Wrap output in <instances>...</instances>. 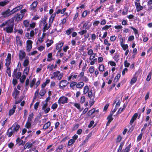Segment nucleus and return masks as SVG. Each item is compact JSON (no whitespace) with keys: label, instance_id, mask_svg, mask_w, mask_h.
I'll list each match as a JSON object with an SVG mask.
<instances>
[{"label":"nucleus","instance_id":"1","mask_svg":"<svg viewBox=\"0 0 152 152\" xmlns=\"http://www.w3.org/2000/svg\"><path fill=\"white\" fill-rule=\"evenodd\" d=\"M13 19H11L7 26L3 28V30L7 33L11 34L13 32L14 27V22Z\"/></svg>","mask_w":152,"mask_h":152},{"label":"nucleus","instance_id":"2","mask_svg":"<svg viewBox=\"0 0 152 152\" xmlns=\"http://www.w3.org/2000/svg\"><path fill=\"white\" fill-rule=\"evenodd\" d=\"M95 92L93 93L92 90V89L89 90V91L88 94V96L90 98L89 102H90V106H92L94 104L95 101H94V99L95 97Z\"/></svg>","mask_w":152,"mask_h":152},{"label":"nucleus","instance_id":"3","mask_svg":"<svg viewBox=\"0 0 152 152\" xmlns=\"http://www.w3.org/2000/svg\"><path fill=\"white\" fill-rule=\"evenodd\" d=\"M68 98L64 96L60 97L58 100V102L60 105L67 103L68 102Z\"/></svg>","mask_w":152,"mask_h":152},{"label":"nucleus","instance_id":"4","mask_svg":"<svg viewBox=\"0 0 152 152\" xmlns=\"http://www.w3.org/2000/svg\"><path fill=\"white\" fill-rule=\"evenodd\" d=\"M23 16V14H20L18 13L15 15L11 19H13L14 22V20L15 21H18L21 20Z\"/></svg>","mask_w":152,"mask_h":152},{"label":"nucleus","instance_id":"5","mask_svg":"<svg viewBox=\"0 0 152 152\" xmlns=\"http://www.w3.org/2000/svg\"><path fill=\"white\" fill-rule=\"evenodd\" d=\"M47 19V17L46 15L44 16L43 18H41L38 23L39 26L40 27H41L47 23L46 20Z\"/></svg>","mask_w":152,"mask_h":152},{"label":"nucleus","instance_id":"6","mask_svg":"<svg viewBox=\"0 0 152 152\" xmlns=\"http://www.w3.org/2000/svg\"><path fill=\"white\" fill-rule=\"evenodd\" d=\"M20 128V126L18 124H16V123H15L10 128V129L12 130L14 132H17L18 131Z\"/></svg>","mask_w":152,"mask_h":152},{"label":"nucleus","instance_id":"7","mask_svg":"<svg viewBox=\"0 0 152 152\" xmlns=\"http://www.w3.org/2000/svg\"><path fill=\"white\" fill-rule=\"evenodd\" d=\"M33 42L31 40H28L26 41V50L28 52L30 51L32 48V44Z\"/></svg>","mask_w":152,"mask_h":152},{"label":"nucleus","instance_id":"8","mask_svg":"<svg viewBox=\"0 0 152 152\" xmlns=\"http://www.w3.org/2000/svg\"><path fill=\"white\" fill-rule=\"evenodd\" d=\"M1 15L3 16V17L4 18H6L8 17L12 14L10 9H8L2 12Z\"/></svg>","mask_w":152,"mask_h":152},{"label":"nucleus","instance_id":"9","mask_svg":"<svg viewBox=\"0 0 152 152\" xmlns=\"http://www.w3.org/2000/svg\"><path fill=\"white\" fill-rule=\"evenodd\" d=\"M26 53L23 50H20L19 53V57L20 61H22L25 57Z\"/></svg>","mask_w":152,"mask_h":152},{"label":"nucleus","instance_id":"10","mask_svg":"<svg viewBox=\"0 0 152 152\" xmlns=\"http://www.w3.org/2000/svg\"><path fill=\"white\" fill-rule=\"evenodd\" d=\"M38 2L37 1H34L32 4L30 5L29 9L31 10L35 11V9L38 4Z\"/></svg>","mask_w":152,"mask_h":152},{"label":"nucleus","instance_id":"11","mask_svg":"<svg viewBox=\"0 0 152 152\" xmlns=\"http://www.w3.org/2000/svg\"><path fill=\"white\" fill-rule=\"evenodd\" d=\"M68 83L66 80H62L59 82V86L60 88H63L66 86Z\"/></svg>","mask_w":152,"mask_h":152},{"label":"nucleus","instance_id":"12","mask_svg":"<svg viewBox=\"0 0 152 152\" xmlns=\"http://www.w3.org/2000/svg\"><path fill=\"white\" fill-rule=\"evenodd\" d=\"M19 93L20 91L18 90L16 88H15L12 93V96L14 97L15 99H16L17 98V96L19 94Z\"/></svg>","mask_w":152,"mask_h":152},{"label":"nucleus","instance_id":"13","mask_svg":"<svg viewBox=\"0 0 152 152\" xmlns=\"http://www.w3.org/2000/svg\"><path fill=\"white\" fill-rule=\"evenodd\" d=\"M64 44L63 41H59L58 43L56 44V49H59V48H61Z\"/></svg>","mask_w":152,"mask_h":152},{"label":"nucleus","instance_id":"14","mask_svg":"<svg viewBox=\"0 0 152 152\" xmlns=\"http://www.w3.org/2000/svg\"><path fill=\"white\" fill-rule=\"evenodd\" d=\"M16 142L17 143V144H18V145L19 146H20V145H23L25 144V142H23L22 140L20 139L19 137H18L16 140Z\"/></svg>","mask_w":152,"mask_h":152},{"label":"nucleus","instance_id":"15","mask_svg":"<svg viewBox=\"0 0 152 152\" xmlns=\"http://www.w3.org/2000/svg\"><path fill=\"white\" fill-rule=\"evenodd\" d=\"M113 115L111 114H109L107 116V119L108 120V121L106 124V126H108L111 121L113 120V118L112 117Z\"/></svg>","mask_w":152,"mask_h":152},{"label":"nucleus","instance_id":"16","mask_svg":"<svg viewBox=\"0 0 152 152\" xmlns=\"http://www.w3.org/2000/svg\"><path fill=\"white\" fill-rule=\"evenodd\" d=\"M22 7V6H20L13 8L12 10H11L12 14H13L16 12L20 10Z\"/></svg>","mask_w":152,"mask_h":152},{"label":"nucleus","instance_id":"17","mask_svg":"<svg viewBox=\"0 0 152 152\" xmlns=\"http://www.w3.org/2000/svg\"><path fill=\"white\" fill-rule=\"evenodd\" d=\"M84 83L83 81H80L77 83L76 88H77L81 89L83 87Z\"/></svg>","mask_w":152,"mask_h":152},{"label":"nucleus","instance_id":"18","mask_svg":"<svg viewBox=\"0 0 152 152\" xmlns=\"http://www.w3.org/2000/svg\"><path fill=\"white\" fill-rule=\"evenodd\" d=\"M51 123L50 121H48L43 126L42 129L45 130L48 129L50 126Z\"/></svg>","mask_w":152,"mask_h":152},{"label":"nucleus","instance_id":"19","mask_svg":"<svg viewBox=\"0 0 152 152\" xmlns=\"http://www.w3.org/2000/svg\"><path fill=\"white\" fill-rule=\"evenodd\" d=\"M89 23V20H87V22L83 24L82 28H85L86 29H88L91 26H88V23Z\"/></svg>","mask_w":152,"mask_h":152},{"label":"nucleus","instance_id":"20","mask_svg":"<svg viewBox=\"0 0 152 152\" xmlns=\"http://www.w3.org/2000/svg\"><path fill=\"white\" fill-rule=\"evenodd\" d=\"M89 91V88L87 85L85 86L83 88V93L84 94H86Z\"/></svg>","mask_w":152,"mask_h":152},{"label":"nucleus","instance_id":"21","mask_svg":"<svg viewBox=\"0 0 152 152\" xmlns=\"http://www.w3.org/2000/svg\"><path fill=\"white\" fill-rule=\"evenodd\" d=\"M117 101V99H115L114 100V101H113V104H115V103H116V105H115V107L116 108H117L120 105V104H121V101L120 100H119L116 103Z\"/></svg>","mask_w":152,"mask_h":152},{"label":"nucleus","instance_id":"22","mask_svg":"<svg viewBox=\"0 0 152 152\" xmlns=\"http://www.w3.org/2000/svg\"><path fill=\"white\" fill-rule=\"evenodd\" d=\"M34 115L33 113H31L29 115L27 121L32 122V119L34 117Z\"/></svg>","mask_w":152,"mask_h":152},{"label":"nucleus","instance_id":"23","mask_svg":"<svg viewBox=\"0 0 152 152\" xmlns=\"http://www.w3.org/2000/svg\"><path fill=\"white\" fill-rule=\"evenodd\" d=\"M10 128L8 129L7 132L6 134L8 137H10L13 134L14 132H15L12 130H11V131H10Z\"/></svg>","mask_w":152,"mask_h":152},{"label":"nucleus","instance_id":"24","mask_svg":"<svg viewBox=\"0 0 152 152\" xmlns=\"http://www.w3.org/2000/svg\"><path fill=\"white\" fill-rule=\"evenodd\" d=\"M121 39L122 41H121V40H120V42H121V45L122 47V48L123 50H125L128 48V45L127 44L125 45L122 44V42H123V39L122 38Z\"/></svg>","mask_w":152,"mask_h":152},{"label":"nucleus","instance_id":"25","mask_svg":"<svg viewBox=\"0 0 152 152\" xmlns=\"http://www.w3.org/2000/svg\"><path fill=\"white\" fill-rule=\"evenodd\" d=\"M121 74L120 73H118L116 76L115 77L114 80V83H116L117 82L118 80L121 77Z\"/></svg>","mask_w":152,"mask_h":152},{"label":"nucleus","instance_id":"26","mask_svg":"<svg viewBox=\"0 0 152 152\" xmlns=\"http://www.w3.org/2000/svg\"><path fill=\"white\" fill-rule=\"evenodd\" d=\"M74 30V29L73 28H69L66 31V33L67 35H69L71 34Z\"/></svg>","mask_w":152,"mask_h":152},{"label":"nucleus","instance_id":"27","mask_svg":"<svg viewBox=\"0 0 152 152\" xmlns=\"http://www.w3.org/2000/svg\"><path fill=\"white\" fill-rule=\"evenodd\" d=\"M29 71V67H26L24 69L23 72V75L25 74L26 75H27L28 74Z\"/></svg>","mask_w":152,"mask_h":152},{"label":"nucleus","instance_id":"28","mask_svg":"<svg viewBox=\"0 0 152 152\" xmlns=\"http://www.w3.org/2000/svg\"><path fill=\"white\" fill-rule=\"evenodd\" d=\"M131 146V143H130L128 146L126 147L124 150V152H129L130 151Z\"/></svg>","mask_w":152,"mask_h":152},{"label":"nucleus","instance_id":"29","mask_svg":"<svg viewBox=\"0 0 152 152\" xmlns=\"http://www.w3.org/2000/svg\"><path fill=\"white\" fill-rule=\"evenodd\" d=\"M113 58L115 61L118 62L119 59V55L118 54L115 53L113 57Z\"/></svg>","mask_w":152,"mask_h":152},{"label":"nucleus","instance_id":"30","mask_svg":"<svg viewBox=\"0 0 152 152\" xmlns=\"http://www.w3.org/2000/svg\"><path fill=\"white\" fill-rule=\"evenodd\" d=\"M52 53H49L48 55V58L47 61H50L52 60Z\"/></svg>","mask_w":152,"mask_h":152},{"label":"nucleus","instance_id":"31","mask_svg":"<svg viewBox=\"0 0 152 152\" xmlns=\"http://www.w3.org/2000/svg\"><path fill=\"white\" fill-rule=\"evenodd\" d=\"M77 83L75 81H72L71 82V83L70 85V87L72 89H74L73 87L76 86L77 85Z\"/></svg>","mask_w":152,"mask_h":152},{"label":"nucleus","instance_id":"32","mask_svg":"<svg viewBox=\"0 0 152 152\" xmlns=\"http://www.w3.org/2000/svg\"><path fill=\"white\" fill-rule=\"evenodd\" d=\"M7 69L6 72L8 74L9 77H11V70L10 68V67H6Z\"/></svg>","mask_w":152,"mask_h":152},{"label":"nucleus","instance_id":"33","mask_svg":"<svg viewBox=\"0 0 152 152\" xmlns=\"http://www.w3.org/2000/svg\"><path fill=\"white\" fill-rule=\"evenodd\" d=\"M43 26H44L42 29L43 32H45L46 30L49 29V27H48V23H47Z\"/></svg>","mask_w":152,"mask_h":152},{"label":"nucleus","instance_id":"34","mask_svg":"<svg viewBox=\"0 0 152 152\" xmlns=\"http://www.w3.org/2000/svg\"><path fill=\"white\" fill-rule=\"evenodd\" d=\"M26 78V76L25 75H23L21 77L19 78L20 82L22 83H24Z\"/></svg>","mask_w":152,"mask_h":152},{"label":"nucleus","instance_id":"35","mask_svg":"<svg viewBox=\"0 0 152 152\" xmlns=\"http://www.w3.org/2000/svg\"><path fill=\"white\" fill-rule=\"evenodd\" d=\"M95 108H93L89 110L87 113V114H88L89 116L92 115L93 113H95Z\"/></svg>","mask_w":152,"mask_h":152},{"label":"nucleus","instance_id":"36","mask_svg":"<svg viewBox=\"0 0 152 152\" xmlns=\"http://www.w3.org/2000/svg\"><path fill=\"white\" fill-rule=\"evenodd\" d=\"M104 65L102 64H99L98 68V69L100 72H102L104 70Z\"/></svg>","mask_w":152,"mask_h":152},{"label":"nucleus","instance_id":"37","mask_svg":"<svg viewBox=\"0 0 152 152\" xmlns=\"http://www.w3.org/2000/svg\"><path fill=\"white\" fill-rule=\"evenodd\" d=\"M36 81V79L35 78H34L31 81L30 83V87L31 88H32L34 85Z\"/></svg>","mask_w":152,"mask_h":152},{"label":"nucleus","instance_id":"38","mask_svg":"<svg viewBox=\"0 0 152 152\" xmlns=\"http://www.w3.org/2000/svg\"><path fill=\"white\" fill-rule=\"evenodd\" d=\"M124 144V142H121V143L119 145V147L117 150V152H120L121 151Z\"/></svg>","mask_w":152,"mask_h":152},{"label":"nucleus","instance_id":"39","mask_svg":"<svg viewBox=\"0 0 152 152\" xmlns=\"http://www.w3.org/2000/svg\"><path fill=\"white\" fill-rule=\"evenodd\" d=\"M29 64L28 59H25L23 63V66L24 67H26L28 66Z\"/></svg>","mask_w":152,"mask_h":152},{"label":"nucleus","instance_id":"40","mask_svg":"<svg viewBox=\"0 0 152 152\" xmlns=\"http://www.w3.org/2000/svg\"><path fill=\"white\" fill-rule=\"evenodd\" d=\"M46 91V90L44 89H42L39 92V95L41 96H44L45 94Z\"/></svg>","mask_w":152,"mask_h":152},{"label":"nucleus","instance_id":"41","mask_svg":"<svg viewBox=\"0 0 152 152\" xmlns=\"http://www.w3.org/2000/svg\"><path fill=\"white\" fill-rule=\"evenodd\" d=\"M111 27V25H106L103 27H102V31H103V30H107L109 28Z\"/></svg>","mask_w":152,"mask_h":152},{"label":"nucleus","instance_id":"42","mask_svg":"<svg viewBox=\"0 0 152 152\" xmlns=\"http://www.w3.org/2000/svg\"><path fill=\"white\" fill-rule=\"evenodd\" d=\"M85 70L82 69V72H81L78 75V77H80V80H81L84 76V75Z\"/></svg>","mask_w":152,"mask_h":152},{"label":"nucleus","instance_id":"43","mask_svg":"<svg viewBox=\"0 0 152 152\" xmlns=\"http://www.w3.org/2000/svg\"><path fill=\"white\" fill-rule=\"evenodd\" d=\"M32 123V122L27 121L25 126L26 128L28 129H29L31 126Z\"/></svg>","mask_w":152,"mask_h":152},{"label":"nucleus","instance_id":"44","mask_svg":"<svg viewBox=\"0 0 152 152\" xmlns=\"http://www.w3.org/2000/svg\"><path fill=\"white\" fill-rule=\"evenodd\" d=\"M94 70V67L93 66H90L88 69L89 72L91 74H92L93 73Z\"/></svg>","mask_w":152,"mask_h":152},{"label":"nucleus","instance_id":"45","mask_svg":"<svg viewBox=\"0 0 152 152\" xmlns=\"http://www.w3.org/2000/svg\"><path fill=\"white\" fill-rule=\"evenodd\" d=\"M75 142V141L73 139H70L68 142L67 145L68 146H70L73 144Z\"/></svg>","mask_w":152,"mask_h":152},{"label":"nucleus","instance_id":"46","mask_svg":"<svg viewBox=\"0 0 152 152\" xmlns=\"http://www.w3.org/2000/svg\"><path fill=\"white\" fill-rule=\"evenodd\" d=\"M6 63L5 65L6 67H9L11 63V60H7V59H5Z\"/></svg>","mask_w":152,"mask_h":152},{"label":"nucleus","instance_id":"47","mask_svg":"<svg viewBox=\"0 0 152 152\" xmlns=\"http://www.w3.org/2000/svg\"><path fill=\"white\" fill-rule=\"evenodd\" d=\"M18 68H16V69H14L13 70V72L12 74V77L14 78L15 76H16V75L17 73V71L18 70Z\"/></svg>","mask_w":152,"mask_h":152},{"label":"nucleus","instance_id":"48","mask_svg":"<svg viewBox=\"0 0 152 152\" xmlns=\"http://www.w3.org/2000/svg\"><path fill=\"white\" fill-rule=\"evenodd\" d=\"M56 13H54V14H53L51 15L50 18L49 19V22H50L51 20H52L51 23H52L53 22V21L54 20V18L56 16Z\"/></svg>","mask_w":152,"mask_h":152},{"label":"nucleus","instance_id":"49","mask_svg":"<svg viewBox=\"0 0 152 152\" xmlns=\"http://www.w3.org/2000/svg\"><path fill=\"white\" fill-rule=\"evenodd\" d=\"M81 79H82L84 83L85 82L87 83L89 81L88 78L86 76H84Z\"/></svg>","mask_w":152,"mask_h":152},{"label":"nucleus","instance_id":"50","mask_svg":"<svg viewBox=\"0 0 152 152\" xmlns=\"http://www.w3.org/2000/svg\"><path fill=\"white\" fill-rule=\"evenodd\" d=\"M137 79V78L136 77H132L131 80L130 82V83L132 85L134 84L136 81Z\"/></svg>","mask_w":152,"mask_h":152},{"label":"nucleus","instance_id":"51","mask_svg":"<svg viewBox=\"0 0 152 152\" xmlns=\"http://www.w3.org/2000/svg\"><path fill=\"white\" fill-rule=\"evenodd\" d=\"M122 140L121 137L120 135H118L116 139V142L118 143L121 142Z\"/></svg>","mask_w":152,"mask_h":152},{"label":"nucleus","instance_id":"52","mask_svg":"<svg viewBox=\"0 0 152 152\" xmlns=\"http://www.w3.org/2000/svg\"><path fill=\"white\" fill-rule=\"evenodd\" d=\"M87 29H84L81 31L79 32L78 33L80 34V35H83L85 34H86L87 32V31L86 30Z\"/></svg>","mask_w":152,"mask_h":152},{"label":"nucleus","instance_id":"53","mask_svg":"<svg viewBox=\"0 0 152 152\" xmlns=\"http://www.w3.org/2000/svg\"><path fill=\"white\" fill-rule=\"evenodd\" d=\"M21 73L20 72H17L16 77L15 76L14 78H15L17 79H19L21 77Z\"/></svg>","mask_w":152,"mask_h":152},{"label":"nucleus","instance_id":"54","mask_svg":"<svg viewBox=\"0 0 152 152\" xmlns=\"http://www.w3.org/2000/svg\"><path fill=\"white\" fill-rule=\"evenodd\" d=\"M10 20H11V19H8V20H6V21L4 22L1 24V26H7L8 23H9V21H10Z\"/></svg>","mask_w":152,"mask_h":152},{"label":"nucleus","instance_id":"55","mask_svg":"<svg viewBox=\"0 0 152 152\" xmlns=\"http://www.w3.org/2000/svg\"><path fill=\"white\" fill-rule=\"evenodd\" d=\"M23 24L26 27H28L29 25V23L27 20H24L23 22Z\"/></svg>","mask_w":152,"mask_h":152},{"label":"nucleus","instance_id":"56","mask_svg":"<svg viewBox=\"0 0 152 152\" xmlns=\"http://www.w3.org/2000/svg\"><path fill=\"white\" fill-rule=\"evenodd\" d=\"M151 72H150V73H149L148 74V75L147 77V78L146 79V81H148V82L151 79Z\"/></svg>","mask_w":152,"mask_h":152},{"label":"nucleus","instance_id":"57","mask_svg":"<svg viewBox=\"0 0 152 152\" xmlns=\"http://www.w3.org/2000/svg\"><path fill=\"white\" fill-rule=\"evenodd\" d=\"M26 147H27L28 149H29L33 146L32 144H31L29 142H27L26 143Z\"/></svg>","mask_w":152,"mask_h":152},{"label":"nucleus","instance_id":"58","mask_svg":"<svg viewBox=\"0 0 152 152\" xmlns=\"http://www.w3.org/2000/svg\"><path fill=\"white\" fill-rule=\"evenodd\" d=\"M58 107V104L56 103H54L51 106V108L53 110L56 109Z\"/></svg>","mask_w":152,"mask_h":152},{"label":"nucleus","instance_id":"59","mask_svg":"<svg viewBox=\"0 0 152 152\" xmlns=\"http://www.w3.org/2000/svg\"><path fill=\"white\" fill-rule=\"evenodd\" d=\"M130 28L133 30L135 35H136L138 34V30L136 28H134L132 26H130Z\"/></svg>","mask_w":152,"mask_h":152},{"label":"nucleus","instance_id":"60","mask_svg":"<svg viewBox=\"0 0 152 152\" xmlns=\"http://www.w3.org/2000/svg\"><path fill=\"white\" fill-rule=\"evenodd\" d=\"M96 54L95 53H93L92 55H90L89 58L90 60H92L95 57Z\"/></svg>","mask_w":152,"mask_h":152},{"label":"nucleus","instance_id":"61","mask_svg":"<svg viewBox=\"0 0 152 152\" xmlns=\"http://www.w3.org/2000/svg\"><path fill=\"white\" fill-rule=\"evenodd\" d=\"M39 103L40 102H37L34 104V108L35 110H37L39 106Z\"/></svg>","mask_w":152,"mask_h":152},{"label":"nucleus","instance_id":"62","mask_svg":"<svg viewBox=\"0 0 152 152\" xmlns=\"http://www.w3.org/2000/svg\"><path fill=\"white\" fill-rule=\"evenodd\" d=\"M96 38V35L94 33L91 34V39L92 42H94L95 41Z\"/></svg>","mask_w":152,"mask_h":152},{"label":"nucleus","instance_id":"63","mask_svg":"<svg viewBox=\"0 0 152 152\" xmlns=\"http://www.w3.org/2000/svg\"><path fill=\"white\" fill-rule=\"evenodd\" d=\"M100 23V22L99 20H96L94 21L93 23V26L94 27L97 26Z\"/></svg>","mask_w":152,"mask_h":152},{"label":"nucleus","instance_id":"64","mask_svg":"<svg viewBox=\"0 0 152 152\" xmlns=\"http://www.w3.org/2000/svg\"><path fill=\"white\" fill-rule=\"evenodd\" d=\"M85 97L84 96H83L81 97L80 102L81 104H83L85 102Z\"/></svg>","mask_w":152,"mask_h":152}]
</instances>
